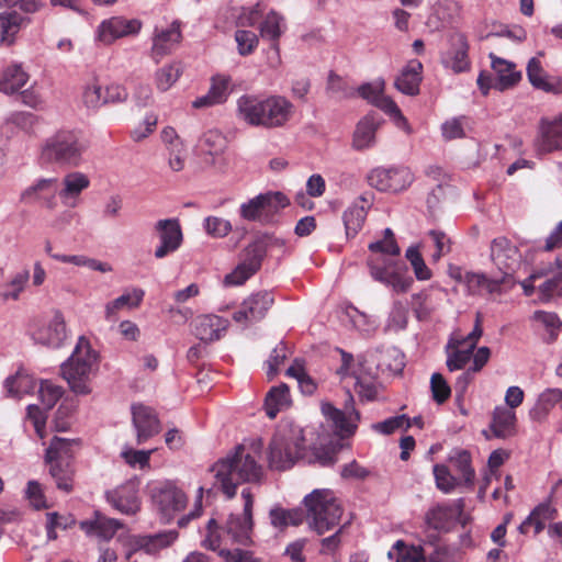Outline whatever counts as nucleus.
<instances>
[{
  "instance_id": "nucleus-1",
  "label": "nucleus",
  "mask_w": 562,
  "mask_h": 562,
  "mask_svg": "<svg viewBox=\"0 0 562 562\" xmlns=\"http://www.w3.org/2000/svg\"><path fill=\"white\" fill-rule=\"evenodd\" d=\"M211 471L214 472L215 485H218L227 498L236 495L239 484L258 482L262 476L261 465L241 445L214 463Z\"/></svg>"
},
{
  "instance_id": "nucleus-2",
  "label": "nucleus",
  "mask_w": 562,
  "mask_h": 562,
  "mask_svg": "<svg viewBox=\"0 0 562 562\" xmlns=\"http://www.w3.org/2000/svg\"><path fill=\"white\" fill-rule=\"evenodd\" d=\"M237 111L241 120L252 126L277 128L284 126L293 113V104L281 95L259 99L241 95L237 101Z\"/></svg>"
},
{
  "instance_id": "nucleus-3",
  "label": "nucleus",
  "mask_w": 562,
  "mask_h": 562,
  "mask_svg": "<svg viewBox=\"0 0 562 562\" xmlns=\"http://www.w3.org/2000/svg\"><path fill=\"white\" fill-rule=\"evenodd\" d=\"M88 147L80 132L59 130L43 140L38 159L45 165L77 168L83 164Z\"/></svg>"
},
{
  "instance_id": "nucleus-4",
  "label": "nucleus",
  "mask_w": 562,
  "mask_h": 562,
  "mask_svg": "<svg viewBox=\"0 0 562 562\" xmlns=\"http://www.w3.org/2000/svg\"><path fill=\"white\" fill-rule=\"evenodd\" d=\"M98 369V355L85 337L78 339L71 356L60 366L61 376L67 381L70 390L78 395L91 393V379Z\"/></svg>"
},
{
  "instance_id": "nucleus-5",
  "label": "nucleus",
  "mask_w": 562,
  "mask_h": 562,
  "mask_svg": "<svg viewBox=\"0 0 562 562\" xmlns=\"http://www.w3.org/2000/svg\"><path fill=\"white\" fill-rule=\"evenodd\" d=\"M303 429L292 424L278 427L269 445V467L283 471L294 465L303 457Z\"/></svg>"
},
{
  "instance_id": "nucleus-6",
  "label": "nucleus",
  "mask_w": 562,
  "mask_h": 562,
  "mask_svg": "<svg viewBox=\"0 0 562 562\" xmlns=\"http://www.w3.org/2000/svg\"><path fill=\"white\" fill-rule=\"evenodd\" d=\"M306 520L312 530L322 536L340 524L342 508L329 490H314L304 498Z\"/></svg>"
},
{
  "instance_id": "nucleus-7",
  "label": "nucleus",
  "mask_w": 562,
  "mask_h": 562,
  "mask_svg": "<svg viewBox=\"0 0 562 562\" xmlns=\"http://www.w3.org/2000/svg\"><path fill=\"white\" fill-rule=\"evenodd\" d=\"M290 204L282 192H266L250 199L240 205V216L247 221L270 224L276 215Z\"/></svg>"
},
{
  "instance_id": "nucleus-8",
  "label": "nucleus",
  "mask_w": 562,
  "mask_h": 562,
  "mask_svg": "<svg viewBox=\"0 0 562 562\" xmlns=\"http://www.w3.org/2000/svg\"><path fill=\"white\" fill-rule=\"evenodd\" d=\"M490 257L502 272L499 279L504 282V288H512L515 284L514 273L521 262L518 247L504 236L496 237L491 241Z\"/></svg>"
},
{
  "instance_id": "nucleus-9",
  "label": "nucleus",
  "mask_w": 562,
  "mask_h": 562,
  "mask_svg": "<svg viewBox=\"0 0 562 562\" xmlns=\"http://www.w3.org/2000/svg\"><path fill=\"white\" fill-rule=\"evenodd\" d=\"M266 254L263 244L256 237L240 254L238 266L225 277V284L240 285L247 281L261 268Z\"/></svg>"
},
{
  "instance_id": "nucleus-10",
  "label": "nucleus",
  "mask_w": 562,
  "mask_h": 562,
  "mask_svg": "<svg viewBox=\"0 0 562 562\" xmlns=\"http://www.w3.org/2000/svg\"><path fill=\"white\" fill-rule=\"evenodd\" d=\"M244 510L241 515L232 514L226 521V532L233 542L247 546L251 542L254 497L249 488L241 491Z\"/></svg>"
},
{
  "instance_id": "nucleus-11",
  "label": "nucleus",
  "mask_w": 562,
  "mask_h": 562,
  "mask_svg": "<svg viewBox=\"0 0 562 562\" xmlns=\"http://www.w3.org/2000/svg\"><path fill=\"white\" fill-rule=\"evenodd\" d=\"M367 179L369 184L379 191L398 192L412 183L413 175L404 167H378L369 172Z\"/></svg>"
},
{
  "instance_id": "nucleus-12",
  "label": "nucleus",
  "mask_w": 562,
  "mask_h": 562,
  "mask_svg": "<svg viewBox=\"0 0 562 562\" xmlns=\"http://www.w3.org/2000/svg\"><path fill=\"white\" fill-rule=\"evenodd\" d=\"M154 232L159 239V245L154 251L156 259H162L177 251L183 241V234L178 218L157 221Z\"/></svg>"
},
{
  "instance_id": "nucleus-13",
  "label": "nucleus",
  "mask_w": 562,
  "mask_h": 562,
  "mask_svg": "<svg viewBox=\"0 0 562 562\" xmlns=\"http://www.w3.org/2000/svg\"><path fill=\"white\" fill-rule=\"evenodd\" d=\"M142 22L137 19L112 16L103 20L97 29V38L104 45H110L119 38L137 34Z\"/></svg>"
},
{
  "instance_id": "nucleus-14",
  "label": "nucleus",
  "mask_w": 562,
  "mask_h": 562,
  "mask_svg": "<svg viewBox=\"0 0 562 562\" xmlns=\"http://www.w3.org/2000/svg\"><path fill=\"white\" fill-rule=\"evenodd\" d=\"M469 43L464 34L453 33L449 37V47L440 55V61L447 69L461 74L470 69Z\"/></svg>"
},
{
  "instance_id": "nucleus-15",
  "label": "nucleus",
  "mask_w": 562,
  "mask_h": 562,
  "mask_svg": "<svg viewBox=\"0 0 562 562\" xmlns=\"http://www.w3.org/2000/svg\"><path fill=\"white\" fill-rule=\"evenodd\" d=\"M153 501L161 514V518L167 521H169L176 513L181 512L187 505L186 494L172 483H165L155 488Z\"/></svg>"
},
{
  "instance_id": "nucleus-16",
  "label": "nucleus",
  "mask_w": 562,
  "mask_h": 562,
  "mask_svg": "<svg viewBox=\"0 0 562 562\" xmlns=\"http://www.w3.org/2000/svg\"><path fill=\"white\" fill-rule=\"evenodd\" d=\"M274 303L273 294L269 291H259L248 296L238 311L233 314L237 323H252L262 319Z\"/></svg>"
},
{
  "instance_id": "nucleus-17",
  "label": "nucleus",
  "mask_w": 562,
  "mask_h": 562,
  "mask_svg": "<svg viewBox=\"0 0 562 562\" xmlns=\"http://www.w3.org/2000/svg\"><path fill=\"white\" fill-rule=\"evenodd\" d=\"M347 400L344 408L338 409L331 404L323 405V413L334 423L336 430L341 436L352 435L356 429V422L360 419L359 412L355 408V400L350 391L346 392Z\"/></svg>"
},
{
  "instance_id": "nucleus-18",
  "label": "nucleus",
  "mask_w": 562,
  "mask_h": 562,
  "mask_svg": "<svg viewBox=\"0 0 562 562\" xmlns=\"http://www.w3.org/2000/svg\"><path fill=\"white\" fill-rule=\"evenodd\" d=\"M132 423L136 430V442L142 445L160 431V422L155 411L143 404L132 406Z\"/></svg>"
},
{
  "instance_id": "nucleus-19",
  "label": "nucleus",
  "mask_w": 562,
  "mask_h": 562,
  "mask_svg": "<svg viewBox=\"0 0 562 562\" xmlns=\"http://www.w3.org/2000/svg\"><path fill=\"white\" fill-rule=\"evenodd\" d=\"M464 503L460 498L452 504H438L426 513V524L438 531H449L463 512Z\"/></svg>"
},
{
  "instance_id": "nucleus-20",
  "label": "nucleus",
  "mask_w": 562,
  "mask_h": 562,
  "mask_svg": "<svg viewBox=\"0 0 562 562\" xmlns=\"http://www.w3.org/2000/svg\"><path fill=\"white\" fill-rule=\"evenodd\" d=\"M112 506L125 515H134L139 510L138 482L131 480L117 488L106 493Z\"/></svg>"
},
{
  "instance_id": "nucleus-21",
  "label": "nucleus",
  "mask_w": 562,
  "mask_h": 562,
  "mask_svg": "<svg viewBox=\"0 0 562 562\" xmlns=\"http://www.w3.org/2000/svg\"><path fill=\"white\" fill-rule=\"evenodd\" d=\"M538 150L543 154L562 150V113L539 122Z\"/></svg>"
},
{
  "instance_id": "nucleus-22",
  "label": "nucleus",
  "mask_w": 562,
  "mask_h": 562,
  "mask_svg": "<svg viewBox=\"0 0 562 562\" xmlns=\"http://www.w3.org/2000/svg\"><path fill=\"white\" fill-rule=\"evenodd\" d=\"M180 24L172 22L167 29H155L151 46V57L158 63L170 54L181 41Z\"/></svg>"
},
{
  "instance_id": "nucleus-23",
  "label": "nucleus",
  "mask_w": 562,
  "mask_h": 562,
  "mask_svg": "<svg viewBox=\"0 0 562 562\" xmlns=\"http://www.w3.org/2000/svg\"><path fill=\"white\" fill-rule=\"evenodd\" d=\"M61 189L58 196L61 202L69 207H76L79 202L80 194L89 188L90 179L87 175L72 171L67 173L61 181Z\"/></svg>"
},
{
  "instance_id": "nucleus-24",
  "label": "nucleus",
  "mask_w": 562,
  "mask_h": 562,
  "mask_svg": "<svg viewBox=\"0 0 562 562\" xmlns=\"http://www.w3.org/2000/svg\"><path fill=\"white\" fill-rule=\"evenodd\" d=\"M381 123L382 119L375 113H370L362 117L353 132L352 148L363 150L372 147L375 143V133Z\"/></svg>"
},
{
  "instance_id": "nucleus-25",
  "label": "nucleus",
  "mask_w": 562,
  "mask_h": 562,
  "mask_svg": "<svg viewBox=\"0 0 562 562\" xmlns=\"http://www.w3.org/2000/svg\"><path fill=\"white\" fill-rule=\"evenodd\" d=\"M371 200L367 195H360L342 215L346 235L356 236L362 228L367 217V212L371 207Z\"/></svg>"
},
{
  "instance_id": "nucleus-26",
  "label": "nucleus",
  "mask_w": 562,
  "mask_h": 562,
  "mask_svg": "<svg viewBox=\"0 0 562 562\" xmlns=\"http://www.w3.org/2000/svg\"><path fill=\"white\" fill-rule=\"evenodd\" d=\"M57 191V179L47 178L38 180L34 186L25 190L23 196L32 198L35 202L47 210H55L57 206L56 195Z\"/></svg>"
},
{
  "instance_id": "nucleus-27",
  "label": "nucleus",
  "mask_w": 562,
  "mask_h": 562,
  "mask_svg": "<svg viewBox=\"0 0 562 562\" xmlns=\"http://www.w3.org/2000/svg\"><path fill=\"white\" fill-rule=\"evenodd\" d=\"M225 323L220 316L202 315L195 318L192 333L202 342H212L220 339L221 331L226 329Z\"/></svg>"
},
{
  "instance_id": "nucleus-28",
  "label": "nucleus",
  "mask_w": 562,
  "mask_h": 562,
  "mask_svg": "<svg viewBox=\"0 0 562 562\" xmlns=\"http://www.w3.org/2000/svg\"><path fill=\"white\" fill-rule=\"evenodd\" d=\"M488 57L492 61V68L496 74L494 78V88L503 91L515 86L521 78V74L515 70V64L497 57L494 53H490Z\"/></svg>"
},
{
  "instance_id": "nucleus-29",
  "label": "nucleus",
  "mask_w": 562,
  "mask_h": 562,
  "mask_svg": "<svg viewBox=\"0 0 562 562\" xmlns=\"http://www.w3.org/2000/svg\"><path fill=\"white\" fill-rule=\"evenodd\" d=\"M423 64L417 60H411L395 79V88L404 94L417 95L422 82Z\"/></svg>"
},
{
  "instance_id": "nucleus-30",
  "label": "nucleus",
  "mask_w": 562,
  "mask_h": 562,
  "mask_svg": "<svg viewBox=\"0 0 562 562\" xmlns=\"http://www.w3.org/2000/svg\"><path fill=\"white\" fill-rule=\"evenodd\" d=\"M226 144V137L220 131L210 130L200 137L196 148L205 162L214 164V158L224 153Z\"/></svg>"
},
{
  "instance_id": "nucleus-31",
  "label": "nucleus",
  "mask_w": 562,
  "mask_h": 562,
  "mask_svg": "<svg viewBox=\"0 0 562 562\" xmlns=\"http://www.w3.org/2000/svg\"><path fill=\"white\" fill-rule=\"evenodd\" d=\"M66 324L63 314L57 311L48 325L36 334V341L53 348L61 346L66 339Z\"/></svg>"
},
{
  "instance_id": "nucleus-32",
  "label": "nucleus",
  "mask_w": 562,
  "mask_h": 562,
  "mask_svg": "<svg viewBox=\"0 0 562 562\" xmlns=\"http://www.w3.org/2000/svg\"><path fill=\"white\" fill-rule=\"evenodd\" d=\"M80 528L87 535H94L103 540H110L122 528V524L117 519L106 518L97 512L93 519L81 521Z\"/></svg>"
},
{
  "instance_id": "nucleus-33",
  "label": "nucleus",
  "mask_w": 562,
  "mask_h": 562,
  "mask_svg": "<svg viewBox=\"0 0 562 562\" xmlns=\"http://www.w3.org/2000/svg\"><path fill=\"white\" fill-rule=\"evenodd\" d=\"M45 252L50 256L53 259L64 262L71 263L77 267H87L90 270L100 271L102 273L112 271L111 265L108 262H103L97 260L94 258H89L83 255H61L53 252L52 243L47 239L45 240Z\"/></svg>"
},
{
  "instance_id": "nucleus-34",
  "label": "nucleus",
  "mask_w": 562,
  "mask_h": 562,
  "mask_svg": "<svg viewBox=\"0 0 562 562\" xmlns=\"http://www.w3.org/2000/svg\"><path fill=\"white\" fill-rule=\"evenodd\" d=\"M516 414L514 411L497 406L493 412L491 430L496 438L506 439L515 434Z\"/></svg>"
},
{
  "instance_id": "nucleus-35",
  "label": "nucleus",
  "mask_w": 562,
  "mask_h": 562,
  "mask_svg": "<svg viewBox=\"0 0 562 562\" xmlns=\"http://www.w3.org/2000/svg\"><path fill=\"white\" fill-rule=\"evenodd\" d=\"M291 405L290 390L285 383L272 386L265 398V409L269 418L273 419L279 412Z\"/></svg>"
},
{
  "instance_id": "nucleus-36",
  "label": "nucleus",
  "mask_w": 562,
  "mask_h": 562,
  "mask_svg": "<svg viewBox=\"0 0 562 562\" xmlns=\"http://www.w3.org/2000/svg\"><path fill=\"white\" fill-rule=\"evenodd\" d=\"M562 400V391L560 389H547L538 396L535 406L529 414L532 420H544L551 409Z\"/></svg>"
},
{
  "instance_id": "nucleus-37",
  "label": "nucleus",
  "mask_w": 562,
  "mask_h": 562,
  "mask_svg": "<svg viewBox=\"0 0 562 562\" xmlns=\"http://www.w3.org/2000/svg\"><path fill=\"white\" fill-rule=\"evenodd\" d=\"M29 80V75L24 71L21 64H12L3 71L0 79V92L13 94L18 92Z\"/></svg>"
},
{
  "instance_id": "nucleus-38",
  "label": "nucleus",
  "mask_w": 562,
  "mask_h": 562,
  "mask_svg": "<svg viewBox=\"0 0 562 562\" xmlns=\"http://www.w3.org/2000/svg\"><path fill=\"white\" fill-rule=\"evenodd\" d=\"M465 283L471 293L485 289L488 293H499L504 282L499 278H487L484 273L467 272Z\"/></svg>"
},
{
  "instance_id": "nucleus-39",
  "label": "nucleus",
  "mask_w": 562,
  "mask_h": 562,
  "mask_svg": "<svg viewBox=\"0 0 562 562\" xmlns=\"http://www.w3.org/2000/svg\"><path fill=\"white\" fill-rule=\"evenodd\" d=\"M76 443V440L54 437L46 450L45 460L70 462Z\"/></svg>"
},
{
  "instance_id": "nucleus-40",
  "label": "nucleus",
  "mask_w": 562,
  "mask_h": 562,
  "mask_svg": "<svg viewBox=\"0 0 562 562\" xmlns=\"http://www.w3.org/2000/svg\"><path fill=\"white\" fill-rule=\"evenodd\" d=\"M284 18L276 11H270L260 24V35L272 42V48L278 50V41L282 34L281 24Z\"/></svg>"
},
{
  "instance_id": "nucleus-41",
  "label": "nucleus",
  "mask_w": 562,
  "mask_h": 562,
  "mask_svg": "<svg viewBox=\"0 0 562 562\" xmlns=\"http://www.w3.org/2000/svg\"><path fill=\"white\" fill-rule=\"evenodd\" d=\"M22 16L16 12L0 14V44L11 45L20 31Z\"/></svg>"
},
{
  "instance_id": "nucleus-42",
  "label": "nucleus",
  "mask_w": 562,
  "mask_h": 562,
  "mask_svg": "<svg viewBox=\"0 0 562 562\" xmlns=\"http://www.w3.org/2000/svg\"><path fill=\"white\" fill-rule=\"evenodd\" d=\"M49 464V473L59 490L69 493L72 491V469L70 462L46 461Z\"/></svg>"
},
{
  "instance_id": "nucleus-43",
  "label": "nucleus",
  "mask_w": 562,
  "mask_h": 562,
  "mask_svg": "<svg viewBox=\"0 0 562 562\" xmlns=\"http://www.w3.org/2000/svg\"><path fill=\"white\" fill-rule=\"evenodd\" d=\"M144 297V291L142 289H134L133 293H124L112 302L105 305V317L112 319L115 316L117 310L125 306L136 307L140 304Z\"/></svg>"
},
{
  "instance_id": "nucleus-44",
  "label": "nucleus",
  "mask_w": 562,
  "mask_h": 562,
  "mask_svg": "<svg viewBox=\"0 0 562 562\" xmlns=\"http://www.w3.org/2000/svg\"><path fill=\"white\" fill-rule=\"evenodd\" d=\"M4 387L10 396L21 397L23 394L30 393L35 387V383L27 374L19 371L5 379Z\"/></svg>"
},
{
  "instance_id": "nucleus-45",
  "label": "nucleus",
  "mask_w": 562,
  "mask_h": 562,
  "mask_svg": "<svg viewBox=\"0 0 562 562\" xmlns=\"http://www.w3.org/2000/svg\"><path fill=\"white\" fill-rule=\"evenodd\" d=\"M182 67L179 63H171L156 72V86L160 91L169 90L180 78Z\"/></svg>"
},
{
  "instance_id": "nucleus-46",
  "label": "nucleus",
  "mask_w": 562,
  "mask_h": 562,
  "mask_svg": "<svg viewBox=\"0 0 562 562\" xmlns=\"http://www.w3.org/2000/svg\"><path fill=\"white\" fill-rule=\"evenodd\" d=\"M368 266L372 278L381 283L390 280V274L395 271L394 260L381 256L369 258Z\"/></svg>"
},
{
  "instance_id": "nucleus-47",
  "label": "nucleus",
  "mask_w": 562,
  "mask_h": 562,
  "mask_svg": "<svg viewBox=\"0 0 562 562\" xmlns=\"http://www.w3.org/2000/svg\"><path fill=\"white\" fill-rule=\"evenodd\" d=\"M411 262L414 273L418 280L426 281L431 278V271L425 263V260L416 246H411L405 254Z\"/></svg>"
},
{
  "instance_id": "nucleus-48",
  "label": "nucleus",
  "mask_w": 562,
  "mask_h": 562,
  "mask_svg": "<svg viewBox=\"0 0 562 562\" xmlns=\"http://www.w3.org/2000/svg\"><path fill=\"white\" fill-rule=\"evenodd\" d=\"M338 528L328 537H324L319 541L318 553L322 555H330L333 558L340 551L345 526Z\"/></svg>"
},
{
  "instance_id": "nucleus-49",
  "label": "nucleus",
  "mask_w": 562,
  "mask_h": 562,
  "mask_svg": "<svg viewBox=\"0 0 562 562\" xmlns=\"http://www.w3.org/2000/svg\"><path fill=\"white\" fill-rule=\"evenodd\" d=\"M372 427L380 434L391 435L397 429L407 430L411 428V418L407 415H398L376 423Z\"/></svg>"
},
{
  "instance_id": "nucleus-50",
  "label": "nucleus",
  "mask_w": 562,
  "mask_h": 562,
  "mask_svg": "<svg viewBox=\"0 0 562 562\" xmlns=\"http://www.w3.org/2000/svg\"><path fill=\"white\" fill-rule=\"evenodd\" d=\"M457 471L460 473L467 484H472L474 480V469L471 465V454L467 450L457 452L451 458Z\"/></svg>"
},
{
  "instance_id": "nucleus-51",
  "label": "nucleus",
  "mask_w": 562,
  "mask_h": 562,
  "mask_svg": "<svg viewBox=\"0 0 562 562\" xmlns=\"http://www.w3.org/2000/svg\"><path fill=\"white\" fill-rule=\"evenodd\" d=\"M40 398L46 411H49L55 406V404L59 401V398L64 394V390L61 386L54 385L47 381L42 382L40 390Z\"/></svg>"
},
{
  "instance_id": "nucleus-52",
  "label": "nucleus",
  "mask_w": 562,
  "mask_h": 562,
  "mask_svg": "<svg viewBox=\"0 0 562 562\" xmlns=\"http://www.w3.org/2000/svg\"><path fill=\"white\" fill-rule=\"evenodd\" d=\"M539 294L541 302H549L554 296L562 295V272L554 274L539 285Z\"/></svg>"
},
{
  "instance_id": "nucleus-53",
  "label": "nucleus",
  "mask_w": 562,
  "mask_h": 562,
  "mask_svg": "<svg viewBox=\"0 0 562 562\" xmlns=\"http://www.w3.org/2000/svg\"><path fill=\"white\" fill-rule=\"evenodd\" d=\"M288 357V347L283 341H280L272 350L269 359L267 360V376L269 380L273 379L279 372L280 366Z\"/></svg>"
},
{
  "instance_id": "nucleus-54",
  "label": "nucleus",
  "mask_w": 562,
  "mask_h": 562,
  "mask_svg": "<svg viewBox=\"0 0 562 562\" xmlns=\"http://www.w3.org/2000/svg\"><path fill=\"white\" fill-rule=\"evenodd\" d=\"M374 104L385 113L390 114L400 127H406L408 130L407 120L402 114L397 104L390 98L381 95L379 100H374Z\"/></svg>"
},
{
  "instance_id": "nucleus-55",
  "label": "nucleus",
  "mask_w": 562,
  "mask_h": 562,
  "mask_svg": "<svg viewBox=\"0 0 562 562\" xmlns=\"http://www.w3.org/2000/svg\"><path fill=\"white\" fill-rule=\"evenodd\" d=\"M532 318L543 325V327L549 331L551 340L557 338L562 323L555 313L536 311Z\"/></svg>"
},
{
  "instance_id": "nucleus-56",
  "label": "nucleus",
  "mask_w": 562,
  "mask_h": 562,
  "mask_svg": "<svg viewBox=\"0 0 562 562\" xmlns=\"http://www.w3.org/2000/svg\"><path fill=\"white\" fill-rule=\"evenodd\" d=\"M432 398L438 404H443L451 395V389L440 373H434L430 379Z\"/></svg>"
},
{
  "instance_id": "nucleus-57",
  "label": "nucleus",
  "mask_w": 562,
  "mask_h": 562,
  "mask_svg": "<svg viewBox=\"0 0 562 562\" xmlns=\"http://www.w3.org/2000/svg\"><path fill=\"white\" fill-rule=\"evenodd\" d=\"M355 390L361 400L372 401L378 395L376 382L372 376L355 375Z\"/></svg>"
},
{
  "instance_id": "nucleus-58",
  "label": "nucleus",
  "mask_w": 562,
  "mask_h": 562,
  "mask_svg": "<svg viewBox=\"0 0 562 562\" xmlns=\"http://www.w3.org/2000/svg\"><path fill=\"white\" fill-rule=\"evenodd\" d=\"M434 475L436 486L443 493H450L457 485V480L451 475L448 467L443 464H436L434 467Z\"/></svg>"
},
{
  "instance_id": "nucleus-59",
  "label": "nucleus",
  "mask_w": 562,
  "mask_h": 562,
  "mask_svg": "<svg viewBox=\"0 0 562 562\" xmlns=\"http://www.w3.org/2000/svg\"><path fill=\"white\" fill-rule=\"evenodd\" d=\"M407 326V310L400 303L394 304L387 322L385 329L391 331H400L405 329Z\"/></svg>"
},
{
  "instance_id": "nucleus-60",
  "label": "nucleus",
  "mask_w": 562,
  "mask_h": 562,
  "mask_svg": "<svg viewBox=\"0 0 562 562\" xmlns=\"http://www.w3.org/2000/svg\"><path fill=\"white\" fill-rule=\"evenodd\" d=\"M30 278L29 270H24L13 277V279L5 285L8 290H4L1 293V296L4 301L12 299L18 300L20 293L23 291L24 285L26 284Z\"/></svg>"
},
{
  "instance_id": "nucleus-61",
  "label": "nucleus",
  "mask_w": 562,
  "mask_h": 562,
  "mask_svg": "<svg viewBox=\"0 0 562 562\" xmlns=\"http://www.w3.org/2000/svg\"><path fill=\"white\" fill-rule=\"evenodd\" d=\"M204 228L212 237H224L232 231L229 221L217 216H209L204 221Z\"/></svg>"
},
{
  "instance_id": "nucleus-62",
  "label": "nucleus",
  "mask_w": 562,
  "mask_h": 562,
  "mask_svg": "<svg viewBox=\"0 0 562 562\" xmlns=\"http://www.w3.org/2000/svg\"><path fill=\"white\" fill-rule=\"evenodd\" d=\"M383 364H385L391 372L395 374L401 373L405 367V356L396 347L387 348L383 353Z\"/></svg>"
},
{
  "instance_id": "nucleus-63",
  "label": "nucleus",
  "mask_w": 562,
  "mask_h": 562,
  "mask_svg": "<svg viewBox=\"0 0 562 562\" xmlns=\"http://www.w3.org/2000/svg\"><path fill=\"white\" fill-rule=\"evenodd\" d=\"M235 40L238 44V52L243 56L251 54L259 43L258 36L246 30H238Z\"/></svg>"
},
{
  "instance_id": "nucleus-64",
  "label": "nucleus",
  "mask_w": 562,
  "mask_h": 562,
  "mask_svg": "<svg viewBox=\"0 0 562 562\" xmlns=\"http://www.w3.org/2000/svg\"><path fill=\"white\" fill-rule=\"evenodd\" d=\"M218 555L222 557L225 562H262L254 552L243 549H222Z\"/></svg>"
}]
</instances>
